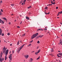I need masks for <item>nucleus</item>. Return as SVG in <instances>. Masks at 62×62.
<instances>
[{
    "instance_id": "1",
    "label": "nucleus",
    "mask_w": 62,
    "mask_h": 62,
    "mask_svg": "<svg viewBox=\"0 0 62 62\" xmlns=\"http://www.w3.org/2000/svg\"><path fill=\"white\" fill-rule=\"evenodd\" d=\"M25 44L23 45L22 46H20V47L19 48H18L17 49V52L18 54L19 53V52H20V51H21V49H22V48H23V46H24Z\"/></svg>"
},
{
    "instance_id": "2",
    "label": "nucleus",
    "mask_w": 62,
    "mask_h": 62,
    "mask_svg": "<svg viewBox=\"0 0 62 62\" xmlns=\"http://www.w3.org/2000/svg\"><path fill=\"white\" fill-rule=\"evenodd\" d=\"M8 49H7L6 50L5 54V60H6L8 58V57L7 56V55L8 54Z\"/></svg>"
},
{
    "instance_id": "3",
    "label": "nucleus",
    "mask_w": 62,
    "mask_h": 62,
    "mask_svg": "<svg viewBox=\"0 0 62 62\" xmlns=\"http://www.w3.org/2000/svg\"><path fill=\"white\" fill-rule=\"evenodd\" d=\"M38 35H39V33H38L33 34L31 37V39H34V38H35V37H37V36Z\"/></svg>"
},
{
    "instance_id": "4",
    "label": "nucleus",
    "mask_w": 62,
    "mask_h": 62,
    "mask_svg": "<svg viewBox=\"0 0 62 62\" xmlns=\"http://www.w3.org/2000/svg\"><path fill=\"white\" fill-rule=\"evenodd\" d=\"M3 55V52H1L0 53V61L1 62H2V55Z\"/></svg>"
},
{
    "instance_id": "5",
    "label": "nucleus",
    "mask_w": 62,
    "mask_h": 62,
    "mask_svg": "<svg viewBox=\"0 0 62 62\" xmlns=\"http://www.w3.org/2000/svg\"><path fill=\"white\" fill-rule=\"evenodd\" d=\"M6 49L5 46H4V48H3V52L4 54H5V52H6Z\"/></svg>"
},
{
    "instance_id": "6",
    "label": "nucleus",
    "mask_w": 62,
    "mask_h": 62,
    "mask_svg": "<svg viewBox=\"0 0 62 62\" xmlns=\"http://www.w3.org/2000/svg\"><path fill=\"white\" fill-rule=\"evenodd\" d=\"M8 58H9L11 61H12V54H10Z\"/></svg>"
},
{
    "instance_id": "7",
    "label": "nucleus",
    "mask_w": 62,
    "mask_h": 62,
    "mask_svg": "<svg viewBox=\"0 0 62 62\" xmlns=\"http://www.w3.org/2000/svg\"><path fill=\"white\" fill-rule=\"evenodd\" d=\"M0 23H2V24H4V22L3 21L1 20V19H0Z\"/></svg>"
},
{
    "instance_id": "8",
    "label": "nucleus",
    "mask_w": 62,
    "mask_h": 62,
    "mask_svg": "<svg viewBox=\"0 0 62 62\" xmlns=\"http://www.w3.org/2000/svg\"><path fill=\"white\" fill-rule=\"evenodd\" d=\"M25 56V57L27 59V58L28 57V56H29L28 55H24Z\"/></svg>"
},
{
    "instance_id": "9",
    "label": "nucleus",
    "mask_w": 62,
    "mask_h": 62,
    "mask_svg": "<svg viewBox=\"0 0 62 62\" xmlns=\"http://www.w3.org/2000/svg\"><path fill=\"white\" fill-rule=\"evenodd\" d=\"M2 30L1 29H0V35H1V34H2Z\"/></svg>"
},
{
    "instance_id": "10",
    "label": "nucleus",
    "mask_w": 62,
    "mask_h": 62,
    "mask_svg": "<svg viewBox=\"0 0 62 62\" xmlns=\"http://www.w3.org/2000/svg\"><path fill=\"white\" fill-rule=\"evenodd\" d=\"M26 19H27L28 20H29V18L28 17L26 16Z\"/></svg>"
},
{
    "instance_id": "11",
    "label": "nucleus",
    "mask_w": 62,
    "mask_h": 62,
    "mask_svg": "<svg viewBox=\"0 0 62 62\" xmlns=\"http://www.w3.org/2000/svg\"><path fill=\"white\" fill-rule=\"evenodd\" d=\"M39 30L43 31V30H42V29H39L38 30V31H39Z\"/></svg>"
},
{
    "instance_id": "12",
    "label": "nucleus",
    "mask_w": 62,
    "mask_h": 62,
    "mask_svg": "<svg viewBox=\"0 0 62 62\" xmlns=\"http://www.w3.org/2000/svg\"><path fill=\"white\" fill-rule=\"evenodd\" d=\"M33 61V59L32 58L30 59V62H32V61Z\"/></svg>"
},
{
    "instance_id": "13",
    "label": "nucleus",
    "mask_w": 62,
    "mask_h": 62,
    "mask_svg": "<svg viewBox=\"0 0 62 62\" xmlns=\"http://www.w3.org/2000/svg\"><path fill=\"white\" fill-rule=\"evenodd\" d=\"M43 36V35H40L39 36V38H42Z\"/></svg>"
},
{
    "instance_id": "14",
    "label": "nucleus",
    "mask_w": 62,
    "mask_h": 62,
    "mask_svg": "<svg viewBox=\"0 0 62 62\" xmlns=\"http://www.w3.org/2000/svg\"><path fill=\"white\" fill-rule=\"evenodd\" d=\"M59 54L61 55V56H62V53H59Z\"/></svg>"
},
{
    "instance_id": "15",
    "label": "nucleus",
    "mask_w": 62,
    "mask_h": 62,
    "mask_svg": "<svg viewBox=\"0 0 62 62\" xmlns=\"http://www.w3.org/2000/svg\"><path fill=\"white\" fill-rule=\"evenodd\" d=\"M3 18V19H4V20H6V21H7V19H6V18Z\"/></svg>"
},
{
    "instance_id": "16",
    "label": "nucleus",
    "mask_w": 62,
    "mask_h": 62,
    "mask_svg": "<svg viewBox=\"0 0 62 62\" xmlns=\"http://www.w3.org/2000/svg\"><path fill=\"white\" fill-rule=\"evenodd\" d=\"M19 42H20V41L19 40L17 43V45H18L19 44Z\"/></svg>"
},
{
    "instance_id": "17",
    "label": "nucleus",
    "mask_w": 62,
    "mask_h": 62,
    "mask_svg": "<svg viewBox=\"0 0 62 62\" xmlns=\"http://www.w3.org/2000/svg\"><path fill=\"white\" fill-rule=\"evenodd\" d=\"M11 6H12V7H13V6H14V4H11Z\"/></svg>"
},
{
    "instance_id": "18",
    "label": "nucleus",
    "mask_w": 62,
    "mask_h": 62,
    "mask_svg": "<svg viewBox=\"0 0 62 62\" xmlns=\"http://www.w3.org/2000/svg\"><path fill=\"white\" fill-rule=\"evenodd\" d=\"M40 49H39V50H38V52H37L38 53H39L40 52Z\"/></svg>"
},
{
    "instance_id": "19",
    "label": "nucleus",
    "mask_w": 62,
    "mask_h": 62,
    "mask_svg": "<svg viewBox=\"0 0 62 62\" xmlns=\"http://www.w3.org/2000/svg\"><path fill=\"white\" fill-rule=\"evenodd\" d=\"M26 1V0H23V2L24 3V4H25V2Z\"/></svg>"
},
{
    "instance_id": "20",
    "label": "nucleus",
    "mask_w": 62,
    "mask_h": 62,
    "mask_svg": "<svg viewBox=\"0 0 62 62\" xmlns=\"http://www.w3.org/2000/svg\"><path fill=\"white\" fill-rule=\"evenodd\" d=\"M7 35L8 36H9V35H10V33H8L7 34Z\"/></svg>"
},
{
    "instance_id": "21",
    "label": "nucleus",
    "mask_w": 62,
    "mask_h": 62,
    "mask_svg": "<svg viewBox=\"0 0 62 62\" xmlns=\"http://www.w3.org/2000/svg\"><path fill=\"white\" fill-rule=\"evenodd\" d=\"M25 5V4L24 3V2L22 4V5Z\"/></svg>"
},
{
    "instance_id": "22",
    "label": "nucleus",
    "mask_w": 62,
    "mask_h": 62,
    "mask_svg": "<svg viewBox=\"0 0 62 62\" xmlns=\"http://www.w3.org/2000/svg\"><path fill=\"white\" fill-rule=\"evenodd\" d=\"M39 43H40L39 41L37 42V43H38V44H39Z\"/></svg>"
},
{
    "instance_id": "23",
    "label": "nucleus",
    "mask_w": 62,
    "mask_h": 62,
    "mask_svg": "<svg viewBox=\"0 0 62 62\" xmlns=\"http://www.w3.org/2000/svg\"><path fill=\"white\" fill-rule=\"evenodd\" d=\"M25 33H24V34L22 35V36H23H23H25Z\"/></svg>"
},
{
    "instance_id": "24",
    "label": "nucleus",
    "mask_w": 62,
    "mask_h": 62,
    "mask_svg": "<svg viewBox=\"0 0 62 62\" xmlns=\"http://www.w3.org/2000/svg\"><path fill=\"white\" fill-rule=\"evenodd\" d=\"M53 51H54V50H53V48H52V49L51 50V52H53Z\"/></svg>"
},
{
    "instance_id": "25",
    "label": "nucleus",
    "mask_w": 62,
    "mask_h": 62,
    "mask_svg": "<svg viewBox=\"0 0 62 62\" xmlns=\"http://www.w3.org/2000/svg\"><path fill=\"white\" fill-rule=\"evenodd\" d=\"M38 52H35V54H38Z\"/></svg>"
},
{
    "instance_id": "26",
    "label": "nucleus",
    "mask_w": 62,
    "mask_h": 62,
    "mask_svg": "<svg viewBox=\"0 0 62 62\" xmlns=\"http://www.w3.org/2000/svg\"><path fill=\"white\" fill-rule=\"evenodd\" d=\"M60 13H59V12L58 13V14L57 15V16H58V15H59L60 14Z\"/></svg>"
},
{
    "instance_id": "27",
    "label": "nucleus",
    "mask_w": 62,
    "mask_h": 62,
    "mask_svg": "<svg viewBox=\"0 0 62 62\" xmlns=\"http://www.w3.org/2000/svg\"><path fill=\"white\" fill-rule=\"evenodd\" d=\"M47 8H48L47 7H46L45 8V9H47Z\"/></svg>"
},
{
    "instance_id": "28",
    "label": "nucleus",
    "mask_w": 62,
    "mask_h": 62,
    "mask_svg": "<svg viewBox=\"0 0 62 62\" xmlns=\"http://www.w3.org/2000/svg\"><path fill=\"white\" fill-rule=\"evenodd\" d=\"M2 15V13L0 11V16L1 15Z\"/></svg>"
},
{
    "instance_id": "29",
    "label": "nucleus",
    "mask_w": 62,
    "mask_h": 62,
    "mask_svg": "<svg viewBox=\"0 0 62 62\" xmlns=\"http://www.w3.org/2000/svg\"><path fill=\"white\" fill-rule=\"evenodd\" d=\"M31 45V44H30L28 45V46H30Z\"/></svg>"
},
{
    "instance_id": "30",
    "label": "nucleus",
    "mask_w": 62,
    "mask_h": 62,
    "mask_svg": "<svg viewBox=\"0 0 62 62\" xmlns=\"http://www.w3.org/2000/svg\"><path fill=\"white\" fill-rule=\"evenodd\" d=\"M4 35V34L3 33L2 34L1 36H3Z\"/></svg>"
},
{
    "instance_id": "31",
    "label": "nucleus",
    "mask_w": 62,
    "mask_h": 62,
    "mask_svg": "<svg viewBox=\"0 0 62 62\" xmlns=\"http://www.w3.org/2000/svg\"><path fill=\"white\" fill-rule=\"evenodd\" d=\"M0 10L2 12H3V10H2V9H1Z\"/></svg>"
},
{
    "instance_id": "32",
    "label": "nucleus",
    "mask_w": 62,
    "mask_h": 62,
    "mask_svg": "<svg viewBox=\"0 0 62 62\" xmlns=\"http://www.w3.org/2000/svg\"><path fill=\"white\" fill-rule=\"evenodd\" d=\"M55 4V2H54V3H52V4H53V5H54V4Z\"/></svg>"
},
{
    "instance_id": "33",
    "label": "nucleus",
    "mask_w": 62,
    "mask_h": 62,
    "mask_svg": "<svg viewBox=\"0 0 62 62\" xmlns=\"http://www.w3.org/2000/svg\"><path fill=\"white\" fill-rule=\"evenodd\" d=\"M59 13H60L61 14V13H62V11H61L60 12H59Z\"/></svg>"
},
{
    "instance_id": "34",
    "label": "nucleus",
    "mask_w": 62,
    "mask_h": 62,
    "mask_svg": "<svg viewBox=\"0 0 62 62\" xmlns=\"http://www.w3.org/2000/svg\"><path fill=\"white\" fill-rule=\"evenodd\" d=\"M17 28H20V26H18L17 27Z\"/></svg>"
},
{
    "instance_id": "35",
    "label": "nucleus",
    "mask_w": 62,
    "mask_h": 62,
    "mask_svg": "<svg viewBox=\"0 0 62 62\" xmlns=\"http://www.w3.org/2000/svg\"><path fill=\"white\" fill-rule=\"evenodd\" d=\"M4 58H2V61H4Z\"/></svg>"
},
{
    "instance_id": "36",
    "label": "nucleus",
    "mask_w": 62,
    "mask_h": 62,
    "mask_svg": "<svg viewBox=\"0 0 62 62\" xmlns=\"http://www.w3.org/2000/svg\"><path fill=\"white\" fill-rule=\"evenodd\" d=\"M39 58H38L37 59V60H38V59H39Z\"/></svg>"
},
{
    "instance_id": "37",
    "label": "nucleus",
    "mask_w": 62,
    "mask_h": 62,
    "mask_svg": "<svg viewBox=\"0 0 62 62\" xmlns=\"http://www.w3.org/2000/svg\"><path fill=\"white\" fill-rule=\"evenodd\" d=\"M30 42V43H32V42H33V40H32Z\"/></svg>"
},
{
    "instance_id": "38",
    "label": "nucleus",
    "mask_w": 62,
    "mask_h": 62,
    "mask_svg": "<svg viewBox=\"0 0 62 62\" xmlns=\"http://www.w3.org/2000/svg\"><path fill=\"white\" fill-rule=\"evenodd\" d=\"M53 1H51V4H52V3H53Z\"/></svg>"
},
{
    "instance_id": "39",
    "label": "nucleus",
    "mask_w": 62,
    "mask_h": 62,
    "mask_svg": "<svg viewBox=\"0 0 62 62\" xmlns=\"http://www.w3.org/2000/svg\"><path fill=\"white\" fill-rule=\"evenodd\" d=\"M30 8H32V6H30V7H29Z\"/></svg>"
},
{
    "instance_id": "40",
    "label": "nucleus",
    "mask_w": 62,
    "mask_h": 62,
    "mask_svg": "<svg viewBox=\"0 0 62 62\" xmlns=\"http://www.w3.org/2000/svg\"><path fill=\"white\" fill-rule=\"evenodd\" d=\"M34 52H35V51H32L31 52V53H34Z\"/></svg>"
},
{
    "instance_id": "41",
    "label": "nucleus",
    "mask_w": 62,
    "mask_h": 62,
    "mask_svg": "<svg viewBox=\"0 0 62 62\" xmlns=\"http://www.w3.org/2000/svg\"><path fill=\"white\" fill-rule=\"evenodd\" d=\"M9 24H11V23L10 22H9Z\"/></svg>"
},
{
    "instance_id": "42",
    "label": "nucleus",
    "mask_w": 62,
    "mask_h": 62,
    "mask_svg": "<svg viewBox=\"0 0 62 62\" xmlns=\"http://www.w3.org/2000/svg\"><path fill=\"white\" fill-rule=\"evenodd\" d=\"M14 53V51L13 50V51H12V53Z\"/></svg>"
},
{
    "instance_id": "43",
    "label": "nucleus",
    "mask_w": 62,
    "mask_h": 62,
    "mask_svg": "<svg viewBox=\"0 0 62 62\" xmlns=\"http://www.w3.org/2000/svg\"><path fill=\"white\" fill-rule=\"evenodd\" d=\"M0 3H2V0L0 1Z\"/></svg>"
},
{
    "instance_id": "44",
    "label": "nucleus",
    "mask_w": 62,
    "mask_h": 62,
    "mask_svg": "<svg viewBox=\"0 0 62 62\" xmlns=\"http://www.w3.org/2000/svg\"><path fill=\"white\" fill-rule=\"evenodd\" d=\"M45 14L46 15H47V13L45 12Z\"/></svg>"
},
{
    "instance_id": "45",
    "label": "nucleus",
    "mask_w": 62,
    "mask_h": 62,
    "mask_svg": "<svg viewBox=\"0 0 62 62\" xmlns=\"http://www.w3.org/2000/svg\"><path fill=\"white\" fill-rule=\"evenodd\" d=\"M58 7H56V9H58Z\"/></svg>"
},
{
    "instance_id": "46",
    "label": "nucleus",
    "mask_w": 62,
    "mask_h": 62,
    "mask_svg": "<svg viewBox=\"0 0 62 62\" xmlns=\"http://www.w3.org/2000/svg\"><path fill=\"white\" fill-rule=\"evenodd\" d=\"M27 8L28 9H29V8H30L29 7H28Z\"/></svg>"
},
{
    "instance_id": "47",
    "label": "nucleus",
    "mask_w": 62,
    "mask_h": 62,
    "mask_svg": "<svg viewBox=\"0 0 62 62\" xmlns=\"http://www.w3.org/2000/svg\"><path fill=\"white\" fill-rule=\"evenodd\" d=\"M39 36H37V37L38 38H39Z\"/></svg>"
},
{
    "instance_id": "48",
    "label": "nucleus",
    "mask_w": 62,
    "mask_h": 62,
    "mask_svg": "<svg viewBox=\"0 0 62 62\" xmlns=\"http://www.w3.org/2000/svg\"><path fill=\"white\" fill-rule=\"evenodd\" d=\"M10 46H12V44H10Z\"/></svg>"
},
{
    "instance_id": "49",
    "label": "nucleus",
    "mask_w": 62,
    "mask_h": 62,
    "mask_svg": "<svg viewBox=\"0 0 62 62\" xmlns=\"http://www.w3.org/2000/svg\"><path fill=\"white\" fill-rule=\"evenodd\" d=\"M22 23V22L21 21L20 23V24H21Z\"/></svg>"
},
{
    "instance_id": "50",
    "label": "nucleus",
    "mask_w": 62,
    "mask_h": 62,
    "mask_svg": "<svg viewBox=\"0 0 62 62\" xmlns=\"http://www.w3.org/2000/svg\"><path fill=\"white\" fill-rule=\"evenodd\" d=\"M11 15H12H12H13V14H11Z\"/></svg>"
},
{
    "instance_id": "51",
    "label": "nucleus",
    "mask_w": 62,
    "mask_h": 62,
    "mask_svg": "<svg viewBox=\"0 0 62 62\" xmlns=\"http://www.w3.org/2000/svg\"><path fill=\"white\" fill-rule=\"evenodd\" d=\"M53 1L54 2H55V0H53Z\"/></svg>"
},
{
    "instance_id": "52",
    "label": "nucleus",
    "mask_w": 62,
    "mask_h": 62,
    "mask_svg": "<svg viewBox=\"0 0 62 62\" xmlns=\"http://www.w3.org/2000/svg\"><path fill=\"white\" fill-rule=\"evenodd\" d=\"M60 41H61V42L62 41L61 39H60Z\"/></svg>"
},
{
    "instance_id": "53",
    "label": "nucleus",
    "mask_w": 62,
    "mask_h": 62,
    "mask_svg": "<svg viewBox=\"0 0 62 62\" xmlns=\"http://www.w3.org/2000/svg\"><path fill=\"white\" fill-rule=\"evenodd\" d=\"M59 57H61V56H59Z\"/></svg>"
},
{
    "instance_id": "54",
    "label": "nucleus",
    "mask_w": 62,
    "mask_h": 62,
    "mask_svg": "<svg viewBox=\"0 0 62 62\" xmlns=\"http://www.w3.org/2000/svg\"><path fill=\"white\" fill-rule=\"evenodd\" d=\"M9 61L10 62H11V61H10V60Z\"/></svg>"
},
{
    "instance_id": "55",
    "label": "nucleus",
    "mask_w": 62,
    "mask_h": 62,
    "mask_svg": "<svg viewBox=\"0 0 62 62\" xmlns=\"http://www.w3.org/2000/svg\"><path fill=\"white\" fill-rule=\"evenodd\" d=\"M44 30H47V29H44Z\"/></svg>"
},
{
    "instance_id": "56",
    "label": "nucleus",
    "mask_w": 62,
    "mask_h": 62,
    "mask_svg": "<svg viewBox=\"0 0 62 62\" xmlns=\"http://www.w3.org/2000/svg\"><path fill=\"white\" fill-rule=\"evenodd\" d=\"M58 52H60V51H58Z\"/></svg>"
},
{
    "instance_id": "57",
    "label": "nucleus",
    "mask_w": 62,
    "mask_h": 62,
    "mask_svg": "<svg viewBox=\"0 0 62 62\" xmlns=\"http://www.w3.org/2000/svg\"><path fill=\"white\" fill-rule=\"evenodd\" d=\"M57 55L58 56V57H59V55Z\"/></svg>"
},
{
    "instance_id": "58",
    "label": "nucleus",
    "mask_w": 62,
    "mask_h": 62,
    "mask_svg": "<svg viewBox=\"0 0 62 62\" xmlns=\"http://www.w3.org/2000/svg\"><path fill=\"white\" fill-rule=\"evenodd\" d=\"M4 42H6V41L5 40H4Z\"/></svg>"
},
{
    "instance_id": "59",
    "label": "nucleus",
    "mask_w": 62,
    "mask_h": 62,
    "mask_svg": "<svg viewBox=\"0 0 62 62\" xmlns=\"http://www.w3.org/2000/svg\"><path fill=\"white\" fill-rule=\"evenodd\" d=\"M48 14H50V13L49 12L48 13Z\"/></svg>"
},
{
    "instance_id": "60",
    "label": "nucleus",
    "mask_w": 62,
    "mask_h": 62,
    "mask_svg": "<svg viewBox=\"0 0 62 62\" xmlns=\"http://www.w3.org/2000/svg\"><path fill=\"white\" fill-rule=\"evenodd\" d=\"M50 6H52V4H50Z\"/></svg>"
},
{
    "instance_id": "61",
    "label": "nucleus",
    "mask_w": 62,
    "mask_h": 62,
    "mask_svg": "<svg viewBox=\"0 0 62 62\" xmlns=\"http://www.w3.org/2000/svg\"><path fill=\"white\" fill-rule=\"evenodd\" d=\"M47 33H49V31H48V32H47Z\"/></svg>"
},
{
    "instance_id": "62",
    "label": "nucleus",
    "mask_w": 62,
    "mask_h": 62,
    "mask_svg": "<svg viewBox=\"0 0 62 62\" xmlns=\"http://www.w3.org/2000/svg\"><path fill=\"white\" fill-rule=\"evenodd\" d=\"M38 47H37V49H38Z\"/></svg>"
},
{
    "instance_id": "63",
    "label": "nucleus",
    "mask_w": 62,
    "mask_h": 62,
    "mask_svg": "<svg viewBox=\"0 0 62 62\" xmlns=\"http://www.w3.org/2000/svg\"><path fill=\"white\" fill-rule=\"evenodd\" d=\"M48 6H50V4H49Z\"/></svg>"
},
{
    "instance_id": "64",
    "label": "nucleus",
    "mask_w": 62,
    "mask_h": 62,
    "mask_svg": "<svg viewBox=\"0 0 62 62\" xmlns=\"http://www.w3.org/2000/svg\"><path fill=\"white\" fill-rule=\"evenodd\" d=\"M61 36H62V34L61 35Z\"/></svg>"
}]
</instances>
